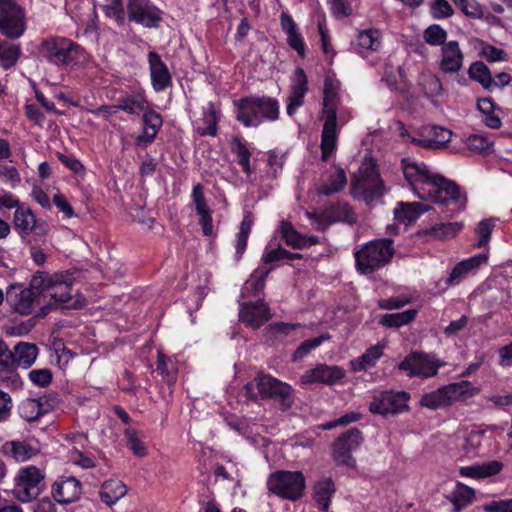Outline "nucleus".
Segmentation results:
<instances>
[{
    "mask_svg": "<svg viewBox=\"0 0 512 512\" xmlns=\"http://www.w3.org/2000/svg\"><path fill=\"white\" fill-rule=\"evenodd\" d=\"M124 436L127 440V446L131 449L134 455L143 457L147 453L144 442L140 439L136 430L128 428L124 431Z\"/></svg>",
    "mask_w": 512,
    "mask_h": 512,
    "instance_id": "5fc2aeb1",
    "label": "nucleus"
},
{
    "mask_svg": "<svg viewBox=\"0 0 512 512\" xmlns=\"http://www.w3.org/2000/svg\"><path fill=\"white\" fill-rule=\"evenodd\" d=\"M357 45L365 50L377 51L381 46L380 31L373 28L360 31L357 35Z\"/></svg>",
    "mask_w": 512,
    "mask_h": 512,
    "instance_id": "de8ad7c7",
    "label": "nucleus"
},
{
    "mask_svg": "<svg viewBox=\"0 0 512 512\" xmlns=\"http://www.w3.org/2000/svg\"><path fill=\"white\" fill-rule=\"evenodd\" d=\"M430 13L434 19H445L451 17L454 10L447 0H435L431 4Z\"/></svg>",
    "mask_w": 512,
    "mask_h": 512,
    "instance_id": "bf43d9fd",
    "label": "nucleus"
},
{
    "mask_svg": "<svg viewBox=\"0 0 512 512\" xmlns=\"http://www.w3.org/2000/svg\"><path fill=\"white\" fill-rule=\"evenodd\" d=\"M308 91V79L304 69L297 68L291 85V93L304 95Z\"/></svg>",
    "mask_w": 512,
    "mask_h": 512,
    "instance_id": "052dcab7",
    "label": "nucleus"
},
{
    "mask_svg": "<svg viewBox=\"0 0 512 512\" xmlns=\"http://www.w3.org/2000/svg\"><path fill=\"white\" fill-rule=\"evenodd\" d=\"M428 211V206L422 203H399L394 210L395 219L403 223H411L420 217L424 212Z\"/></svg>",
    "mask_w": 512,
    "mask_h": 512,
    "instance_id": "c9c22d12",
    "label": "nucleus"
},
{
    "mask_svg": "<svg viewBox=\"0 0 512 512\" xmlns=\"http://www.w3.org/2000/svg\"><path fill=\"white\" fill-rule=\"evenodd\" d=\"M402 167L406 180L420 199L447 204L460 198V188L457 184L432 173L424 163L403 159Z\"/></svg>",
    "mask_w": 512,
    "mask_h": 512,
    "instance_id": "f257e3e1",
    "label": "nucleus"
},
{
    "mask_svg": "<svg viewBox=\"0 0 512 512\" xmlns=\"http://www.w3.org/2000/svg\"><path fill=\"white\" fill-rule=\"evenodd\" d=\"M393 254L392 240L371 241L355 253L356 267L362 274L372 273L389 263Z\"/></svg>",
    "mask_w": 512,
    "mask_h": 512,
    "instance_id": "39448f33",
    "label": "nucleus"
},
{
    "mask_svg": "<svg viewBox=\"0 0 512 512\" xmlns=\"http://www.w3.org/2000/svg\"><path fill=\"white\" fill-rule=\"evenodd\" d=\"M465 144L467 148L474 153H482L489 150L492 146V143L488 140L487 137L472 134L466 138Z\"/></svg>",
    "mask_w": 512,
    "mask_h": 512,
    "instance_id": "4d7b16f0",
    "label": "nucleus"
},
{
    "mask_svg": "<svg viewBox=\"0 0 512 512\" xmlns=\"http://www.w3.org/2000/svg\"><path fill=\"white\" fill-rule=\"evenodd\" d=\"M252 225H253L252 214L250 212H246L243 216L241 223H240L239 232L237 234V239H236V244H235L236 260H240L242 258V255L245 252L248 237H249V234L252 229Z\"/></svg>",
    "mask_w": 512,
    "mask_h": 512,
    "instance_id": "ea45409f",
    "label": "nucleus"
},
{
    "mask_svg": "<svg viewBox=\"0 0 512 512\" xmlns=\"http://www.w3.org/2000/svg\"><path fill=\"white\" fill-rule=\"evenodd\" d=\"M480 55L484 57L488 62L506 60L505 51L490 44H483Z\"/></svg>",
    "mask_w": 512,
    "mask_h": 512,
    "instance_id": "0e129e2a",
    "label": "nucleus"
},
{
    "mask_svg": "<svg viewBox=\"0 0 512 512\" xmlns=\"http://www.w3.org/2000/svg\"><path fill=\"white\" fill-rule=\"evenodd\" d=\"M147 99L143 91L126 94L118 99L117 108L129 115H139L145 110Z\"/></svg>",
    "mask_w": 512,
    "mask_h": 512,
    "instance_id": "2f4dec72",
    "label": "nucleus"
},
{
    "mask_svg": "<svg viewBox=\"0 0 512 512\" xmlns=\"http://www.w3.org/2000/svg\"><path fill=\"white\" fill-rule=\"evenodd\" d=\"M468 75L470 79L478 82L486 90L494 87L491 71L482 61L473 62L468 69Z\"/></svg>",
    "mask_w": 512,
    "mask_h": 512,
    "instance_id": "e433bc0d",
    "label": "nucleus"
},
{
    "mask_svg": "<svg viewBox=\"0 0 512 512\" xmlns=\"http://www.w3.org/2000/svg\"><path fill=\"white\" fill-rule=\"evenodd\" d=\"M43 472L36 466L21 468L16 477L14 493L21 502H30L41 492Z\"/></svg>",
    "mask_w": 512,
    "mask_h": 512,
    "instance_id": "9d476101",
    "label": "nucleus"
},
{
    "mask_svg": "<svg viewBox=\"0 0 512 512\" xmlns=\"http://www.w3.org/2000/svg\"><path fill=\"white\" fill-rule=\"evenodd\" d=\"M151 83L155 91L160 92L172 85V77L167 65L155 51L148 53Z\"/></svg>",
    "mask_w": 512,
    "mask_h": 512,
    "instance_id": "6ab92c4d",
    "label": "nucleus"
},
{
    "mask_svg": "<svg viewBox=\"0 0 512 512\" xmlns=\"http://www.w3.org/2000/svg\"><path fill=\"white\" fill-rule=\"evenodd\" d=\"M36 219L31 208L28 206L22 204L15 210L13 223L21 237L31 234V227L35 224Z\"/></svg>",
    "mask_w": 512,
    "mask_h": 512,
    "instance_id": "f704fd0d",
    "label": "nucleus"
},
{
    "mask_svg": "<svg viewBox=\"0 0 512 512\" xmlns=\"http://www.w3.org/2000/svg\"><path fill=\"white\" fill-rule=\"evenodd\" d=\"M42 414V404L39 400L26 399L20 406V415L28 422L39 419Z\"/></svg>",
    "mask_w": 512,
    "mask_h": 512,
    "instance_id": "603ef678",
    "label": "nucleus"
},
{
    "mask_svg": "<svg viewBox=\"0 0 512 512\" xmlns=\"http://www.w3.org/2000/svg\"><path fill=\"white\" fill-rule=\"evenodd\" d=\"M258 391L260 398L273 400L281 411L289 410L294 404V389L268 374L261 373Z\"/></svg>",
    "mask_w": 512,
    "mask_h": 512,
    "instance_id": "1a4fd4ad",
    "label": "nucleus"
},
{
    "mask_svg": "<svg viewBox=\"0 0 512 512\" xmlns=\"http://www.w3.org/2000/svg\"><path fill=\"white\" fill-rule=\"evenodd\" d=\"M236 120L245 127H258L279 118V103L269 96H246L234 101Z\"/></svg>",
    "mask_w": 512,
    "mask_h": 512,
    "instance_id": "7ed1b4c3",
    "label": "nucleus"
},
{
    "mask_svg": "<svg viewBox=\"0 0 512 512\" xmlns=\"http://www.w3.org/2000/svg\"><path fill=\"white\" fill-rule=\"evenodd\" d=\"M326 223L345 222L354 224L357 220L355 213L346 202H337L325 208Z\"/></svg>",
    "mask_w": 512,
    "mask_h": 512,
    "instance_id": "c85d7f7f",
    "label": "nucleus"
},
{
    "mask_svg": "<svg viewBox=\"0 0 512 512\" xmlns=\"http://www.w3.org/2000/svg\"><path fill=\"white\" fill-rule=\"evenodd\" d=\"M81 491V483L75 477L61 476L52 485V496L60 504H69L76 501Z\"/></svg>",
    "mask_w": 512,
    "mask_h": 512,
    "instance_id": "f3484780",
    "label": "nucleus"
},
{
    "mask_svg": "<svg viewBox=\"0 0 512 512\" xmlns=\"http://www.w3.org/2000/svg\"><path fill=\"white\" fill-rule=\"evenodd\" d=\"M335 492V483L332 478L323 477L313 487V499L321 510L328 512L331 498Z\"/></svg>",
    "mask_w": 512,
    "mask_h": 512,
    "instance_id": "bb28decb",
    "label": "nucleus"
},
{
    "mask_svg": "<svg viewBox=\"0 0 512 512\" xmlns=\"http://www.w3.org/2000/svg\"><path fill=\"white\" fill-rule=\"evenodd\" d=\"M418 84L424 95L428 98L437 97L443 91L441 80L432 73H422Z\"/></svg>",
    "mask_w": 512,
    "mask_h": 512,
    "instance_id": "c03bdc74",
    "label": "nucleus"
},
{
    "mask_svg": "<svg viewBox=\"0 0 512 512\" xmlns=\"http://www.w3.org/2000/svg\"><path fill=\"white\" fill-rule=\"evenodd\" d=\"M128 19L145 28H158L163 21V11L150 0H127Z\"/></svg>",
    "mask_w": 512,
    "mask_h": 512,
    "instance_id": "f8f14e48",
    "label": "nucleus"
},
{
    "mask_svg": "<svg viewBox=\"0 0 512 512\" xmlns=\"http://www.w3.org/2000/svg\"><path fill=\"white\" fill-rule=\"evenodd\" d=\"M4 456L16 462H25L39 453V449L26 440H10L1 446Z\"/></svg>",
    "mask_w": 512,
    "mask_h": 512,
    "instance_id": "b1692460",
    "label": "nucleus"
},
{
    "mask_svg": "<svg viewBox=\"0 0 512 512\" xmlns=\"http://www.w3.org/2000/svg\"><path fill=\"white\" fill-rule=\"evenodd\" d=\"M143 123L145 129L151 130V135L149 136L148 140H154L158 133V130L162 126V118L160 114L153 110L144 112Z\"/></svg>",
    "mask_w": 512,
    "mask_h": 512,
    "instance_id": "13d9d810",
    "label": "nucleus"
},
{
    "mask_svg": "<svg viewBox=\"0 0 512 512\" xmlns=\"http://www.w3.org/2000/svg\"><path fill=\"white\" fill-rule=\"evenodd\" d=\"M271 317L270 308L262 299L254 302H244L240 305V321L253 329L260 328Z\"/></svg>",
    "mask_w": 512,
    "mask_h": 512,
    "instance_id": "dca6fc26",
    "label": "nucleus"
},
{
    "mask_svg": "<svg viewBox=\"0 0 512 512\" xmlns=\"http://www.w3.org/2000/svg\"><path fill=\"white\" fill-rule=\"evenodd\" d=\"M382 355L383 347L381 345L372 346L360 357L351 361L352 370L355 372L365 371L373 367Z\"/></svg>",
    "mask_w": 512,
    "mask_h": 512,
    "instance_id": "4c0bfd02",
    "label": "nucleus"
},
{
    "mask_svg": "<svg viewBox=\"0 0 512 512\" xmlns=\"http://www.w3.org/2000/svg\"><path fill=\"white\" fill-rule=\"evenodd\" d=\"M417 315L416 309H409L403 312L385 314L379 323L385 327L398 328L412 322Z\"/></svg>",
    "mask_w": 512,
    "mask_h": 512,
    "instance_id": "79ce46f5",
    "label": "nucleus"
},
{
    "mask_svg": "<svg viewBox=\"0 0 512 512\" xmlns=\"http://www.w3.org/2000/svg\"><path fill=\"white\" fill-rule=\"evenodd\" d=\"M231 151L238 157V163L242 166L243 171L249 175L251 173L250 157L251 153L246 143L239 137L234 136L231 141Z\"/></svg>",
    "mask_w": 512,
    "mask_h": 512,
    "instance_id": "09e8293b",
    "label": "nucleus"
},
{
    "mask_svg": "<svg viewBox=\"0 0 512 512\" xmlns=\"http://www.w3.org/2000/svg\"><path fill=\"white\" fill-rule=\"evenodd\" d=\"M478 110L483 114L482 122L491 129H499L502 126V120L495 114L500 108L489 97L479 98L477 101Z\"/></svg>",
    "mask_w": 512,
    "mask_h": 512,
    "instance_id": "473e14b6",
    "label": "nucleus"
},
{
    "mask_svg": "<svg viewBox=\"0 0 512 512\" xmlns=\"http://www.w3.org/2000/svg\"><path fill=\"white\" fill-rule=\"evenodd\" d=\"M126 493L127 487L122 481L110 479L102 484L99 494L101 500L111 506L124 497Z\"/></svg>",
    "mask_w": 512,
    "mask_h": 512,
    "instance_id": "72a5a7b5",
    "label": "nucleus"
},
{
    "mask_svg": "<svg viewBox=\"0 0 512 512\" xmlns=\"http://www.w3.org/2000/svg\"><path fill=\"white\" fill-rule=\"evenodd\" d=\"M464 54L457 41H449L441 47L439 68L446 74H457L463 67Z\"/></svg>",
    "mask_w": 512,
    "mask_h": 512,
    "instance_id": "a211bd4d",
    "label": "nucleus"
},
{
    "mask_svg": "<svg viewBox=\"0 0 512 512\" xmlns=\"http://www.w3.org/2000/svg\"><path fill=\"white\" fill-rule=\"evenodd\" d=\"M280 23L282 30L287 35L288 45L297 51L301 58L305 56V44L303 38L298 32V28L292 17L286 13H282L280 16Z\"/></svg>",
    "mask_w": 512,
    "mask_h": 512,
    "instance_id": "a878e982",
    "label": "nucleus"
},
{
    "mask_svg": "<svg viewBox=\"0 0 512 512\" xmlns=\"http://www.w3.org/2000/svg\"><path fill=\"white\" fill-rule=\"evenodd\" d=\"M423 38L431 46H443L446 44L447 32L440 25L432 24L425 29Z\"/></svg>",
    "mask_w": 512,
    "mask_h": 512,
    "instance_id": "864d4df0",
    "label": "nucleus"
},
{
    "mask_svg": "<svg viewBox=\"0 0 512 512\" xmlns=\"http://www.w3.org/2000/svg\"><path fill=\"white\" fill-rule=\"evenodd\" d=\"M474 490L464 484L458 483L450 496V501L454 506V512H460L469 505L474 498Z\"/></svg>",
    "mask_w": 512,
    "mask_h": 512,
    "instance_id": "37998d69",
    "label": "nucleus"
},
{
    "mask_svg": "<svg viewBox=\"0 0 512 512\" xmlns=\"http://www.w3.org/2000/svg\"><path fill=\"white\" fill-rule=\"evenodd\" d=\"M486 260L487 257L485 255L479 254L461 261L452 269L449 277L445 280V284L448 286L458 284L468 272L479 267Z\"/></svg>",
    "mask_w": 512,
    "mask_h": 512,
    "instance_id": "c756f323",
    "label": "nucleus"
},
{
    "mask_svg": "<svg viewBox=\"0 0 512 512\" xmlns=\"http://www.w3.org/2000/svg\"><path fill=\"white\" fill-rule=\"evenodd\" d=\"M440 366L433 356L412 352L399 363L398 369L405 371L409 377L429 378L438 373Z\"/></svg>",
    "mask_w": 512,
    "mask_h": 512,
    "instance_id": "ddd939ff",
    "label": "nucleus"
},
{
    "mask_svg": "<svg viewBox=\"0 0 512 512\" xmlns=\"http://www.w3.org/2000/svg\"><path fill=\"white\" fill-rule=\"evenodd\" d=\"M20 175L13 166L0 165V181L10 183L12 187L20 183Z\"/></svg>",
    "mask_w": 512,
    "mask_h": 512,
    "instance_id": "338daca9",
    "label": "nucleus"
},
{
    "mask_svg": "<svg viewBox=\"0 0 512 512\" xmlns=\"http://www.w3.org/2000/svg\"><path fill=\"white\" fill-rule=\"evenodd\" d=\"M282 239L287 245L296 249L305 248V236L301 235L290 222L282 221L280 226Z\"/></svg>",
    "mask_w": 512,
    "mask_h": 512,
    "instance_id": "8fccbe9b",
    "label": "nucleus"
},
{
    "mask_svg": "<svg viewBox=\"0 0 512 512\" xmlns=\"http://www.w3.org/2000/svg\"><path fill=\"white\" fill-rule=\"evenodd\" d=\"M444 389L449 406L454 402L465 401L469 398H472L479 393V389L473 387L471 383L466 380L444 385Z\"/></svg>",
    "mask_w": 512,
    "mask_h": 512,
    "instance_id": "cd10ccee",
    "label": "nucleus"
},
{
    "mask_svg": "<svg viewBox=\"0 0 512 512\" xmlns=\"http://www.w3.org/2000/svg\"><path fill=\"white\" fill-rule=\"evenodd\" d=\"M39 53L48 63L61 69L72 68L85 59V50L79 44L60 36L43 40Z\"/></svg>",
    "mask_w": 512,
    "mask_h": 512,
    "instance_id": "20e7f679",
    "label": "nucleus"
},
{
    "mask_svg": "<svg viewBox=\"0 0 512 512\" xmlns=\"http://www.w3.org/2000/svg\"><path fill=\"white\" fill-rule=\"evenodd\" d=\"M420 405L431 410H437L449 406L444 386L435 391L425 393L420 399Z\"/></svg>",
    "mask_w": 512,
    "mask_h": 512,
    "instance_id": "49530a36",
    "label": "nucleus"
},
{
    "mask_svg": "<svg viewBox=\"0 0 512 512\" xmlns=\"http://www.w3.org/2000/svg\"><path fill=\"white\" fill-rule=\"evenodd\" d=\"M29 379L39 387H46L52 381V372L50 369H34L29 372Z\"/></svg>",
    "mask_w": 512,
    "mask_h": 512,
    "instance_id": "e2e57ef3",
    "label": "nucleus"
},
{
    "mask_svg": "<svg viewBox=\"0 0 512 512\" xmlns=\"http://www.w3.org/2000/svg\"><path fill=\"white\" fill-rule=\"evenodd\" d=\"M24 14L13 0H0V32L11 39L19 38L24 32Z\"/></svg>",
    "mask_w": 512,
    "mask_h": 512,
    "instance_id": "4468645a",
    "label": "nucleus"
},
{
    "mask_svg": "<svg viewBox=\"0 0 512 512\" xmlns=\"http://www.w3.org/2000/svg\"><path fill=\"white\" fill-rule=\"evenodd\" d=\"M363 442L362 432L358 428H351L337 438L333 445V459L338 465L350 468L356 466V460L351 453Z\"/></svg>",
    "mask_w": 512,
    "mask_h": 512,
    "instance_id": "2eb2a0df",
    "label": "nucleus"
},
{
    "mask_svg": "<svg viewBox=\"0 0 512 512\" xmlns=\"http://www.w3.org/2000/svg\"><path fill=\"white\" fill-rule=\"evenodd\" d=\"M72 284L71 277L65 273L37 272L31 280L32 288L44 292L57 307L71 299Z\"/></svg>",
    "mask_w": 512,
    "mask_h": 512,
    "instance_id": "423d86ee",
    "label": "nucleus"
},
{
    "mask_svg": "<svg viewBox=\"0 0 512 512\" xmlns=\"http://www.w3.org/2000/svg\"><path fill=\"white\" fill-rule=\"evenodd\" d=\"M409 399L410 395L404 391H381L372 397L369 411L383 416L401 413L408 410Z\"/></svg>",
    "mask_w": 512,
    "mask_h": 512,
    "instance_id": "9b49d317",
    "label": "nucleus"
},
{
    "mask_svg": "<svg viewBox=\"0 0 512 512\" xmlns=\"http://www.w3.org/2000/svg\"><path fill=\"white\" fill-rule=\"evenodd\" d=\"M452 135V131L447 128L431 126L424 128L423 138H413L412 142L426 149H443L451 141Z\"/></svg>",
    "mask_w": 512,
    "mask_h": 512,
    "instance_id": "4be33fe9",
    "label": "nucleus"
},
{
    "mask_svg": "<svg viewBox=\"0 0 512 512\" xmlns=\"http://www.w3.org/2000/svg\"><path fill=\"white\" fill-rule=\"evenodd\" d=\"M347 184L346 173L342 168L330 176L328 183L322 185L320 193L326 196L340 192Z\"/></svg>",
    "mask_w": 512,
    "mask_h": 512,
    "instance_id": "3c124183",
    "label": "nucleus"
},
{
    "mask_svg": "<svg viewBox=\"0 0 512 512\" xmlns=\"http://www.w3.org/2000/svg\"><path fill=\"white\" fill-rule=\"evenodd\" d=\"M267 488L282 499L296 501L304 495L305 477L300 471H276L269 475Z\"/></svg>",
    "mask_w": 512,
    "mask_h": 512,
    "instance_id": "6e6552de",
    "label": "nucleus"
},
{
    "mask_svg": "<svg viewBox=\"0 0 512 512\" xmlns=\"http://www.w3.org/2000/svg\"><path fill=\"white\" fill-rule=\"evenodd\" d=\"M38 348L35 344L20 342L13 351V370L19 366L30 367L36 360Z\"/></svg>",
    "mask_w": 512,
    "mask_h": 512,
    "instance_id": "7c9ffc66",
    "label": "nucleus"
},
{
    "mask_svg": "<svg viewBox=\"0 0 512 512\" xmlns=\"http://www.w3.org/2000/svg\"><path fill=\"white\" fill-rule=\"evenodd\" d=\"M385 187L380 174L373 162H365L359 168V175L354 176L351 182V193L354 197H361L366 204L380 199L384 195Z\"/></svg>",
    "mask_w": 512,
    "mask_h": 512,
    "instance_id": "0eeeda50",
    "label": "nucleus"
},
{
    "mask_svg": "<svg viewBox=\"0 0 512 512\" xmlns=\"http://www.w3.org/2000/svg\"><path fill=\"white\" fill-rule=\"evenodd\" d=\"M220 118V113L216 109L214 103L209 102L203 113V123L206 127H198L197 133L200 136H212L217 135V124Z\"/></svg>",
    "mask_w": 512,
    "mask_h": 512,
    "instance_id": "58836bf2",
    "label": "nucleus"
},
{
    "mask_svg": "<svg viewBox=\"0 0 512 512\" xmlns=\"http://www.w3.org/2000/svg\"><path fill=\"white\" fill-rule=\"evenodd\" d=\"M192 198L195 203V209L200 216L199 224L205 236L213 234L212 210L208 207L203 194V186L198 183L193 187Z\"/></svg>",
    "mask_w": 512,
    "mask_h": 512,
    "instance_id": "5701e85b",
    "label": "nucleus"
},
{
    "mask_svg": "<svg viewBox=\"0 0 512 512\" xmlns=\"http://www.w3.org/2000/svg\"><path fill=\"white\" fill-rule=\"evenodd\" d=\"M20 56L21 48L19 45L6 41L0 42V62L5 70L15 66Z\"/></svg>",
    "mask_w": 512,
    "mask_h": 512,
    "instance_id": "a18cd8bd",
    "label": "nucleus"
},
{
    "mask_svg": "<svg viewBox=\"0 0 512 512\" xmlns=\"http://www.w3.org/2000/svg\"><path fill=\"white\" fill-rule=\"evenodd\" d=\"M272 268L266 269L260 273L257 271L252 275V279L246 282L247 285L250 286V290L252 295H257L261 292L265 287V281L271 272Z\"/></svg>",
    "mask_w": 512,
    "mask_h": 512,
    "instance_id": "680f3d73",
    "label": "nucleus"
},
{
    "mask_svg": "<svg viewBox=\"0 0 512 512\" xmlns=\"http://www.w3.org/2000/svg\"><path fill=\"white\" fill-rule=\"evenodd\" d=\"M486 512H512V499L492 501L484 505Z\"/></svg>",
    "mask_w": 512,
    "mask_h": 512,
    "instance_id": "774afa93",
    "label": "nucleus"
},
{
    "mask_svg": "<svg viewBox=\"0 0 512 512\" xmlns=\"http://www.w3.org/2000/svg\"><path fill=\"white\" fill-rule=\"evenodd\" d=\"M453 3L468 17L480 19L483 17V8L475 0H452Z\"/></svg>",
    "mask_w": 512,
    "mask_h": 512,
    "instance_id": "6e6d98bb",
    "label": "nucleus"
},
{
    "mask_svg": "<svg viewBox=\"0 0 512 512\" xmlns=\"http://www.w3.org/2000/svg\"><path fill=\"white\" fill-rule=\"evenodd\" d=\"M340 83L333 76L327 75L324 79L323 102L321 118L324 120L321 133V159L326 162L337 146V109L340 104Z\"/></svg>",
    "mask_w": 512,
    "mask_h": 512,
    "instance_id": "f03ea898",
    "label": "nucleus"
},
{
    "mask_svg": "<svg viewBox=\"0 0 512 512\" xmlns=\"http://www.w3.org/2000/svg\"><path fill=\"white\" fill-rule=\"evenodd\" d=\"M345 376V371L338 366L319 365L314 369L306 371L302 377V383H324L333 385Z\"/></svg>",
    "mask_w": 512,
    "mask_h": 512,
    "instance_id": "aec40b11",
    "label": "nucleus"
},
{
    "mask_svg": "<svg viewBox=\"0 0 512 512\" xmlns=\"http://www.w3.org/2000/svg\"><path fill=\"white\" fill-rule=\"evenodd\" d=\"M462 227L463 224L461 222L440 223L425 230L424 234L434 239L445 240L455 237Z\"/></svg>",
    "mask_w": 512,
    "mask_h": 512,
    "instance_id": "a19ab883",
    "label": "nucleus"
},
{
    "mask_svg": "<svg viewBox=\"0 0 512 512\" xmlns=\"http://www.w3.org/2000/svg\"><path fill=\"white\" fill-rule=\"evenodd\" d=\"M493 228L494 224L490 220H483L478 224L476 229V233L479 237L477 243L478 247H484L488 244Z\"/></svg>",
    "mask_w": 512,
    "mask_h": 512,
    "instance_id": "69168bd1",
    "label": "nucleus"
},
{
    "mask_svg": "<svg viewBox=\"0 0 512 512\" xmlns=\"http://www.w3.org/2000/svg\"><path fill=\"white\" fill-rule=\"evenodd\" d=\"M34 288L23 289L20 285L12 284L7 288V301L14 307L15 311L21 315H28L32 312V306L35 298Z\"/></svg>",
    "mask_w": 512,
    "mask_h": 512,
    "instance_id": "412c9836",
    "label": "nucleus"
},
{
    "mask_svg": "<svg viewBox=\"0 0 512 512\" xmlns=\"http://www.w3.org/2000/svg\"><path fill=\"white\" fill-rule=\"evenodd\" d=\"M503 467L504 464L501 461L492 460L482 464L461 467L459 474L462 477L484 479L499 474Z\"/></svg>",
    "mask_w": 512,
    "mask_h": 512,
    "instance_id": "393cba45",
    "label": "nucleus"
}]
</instances>
